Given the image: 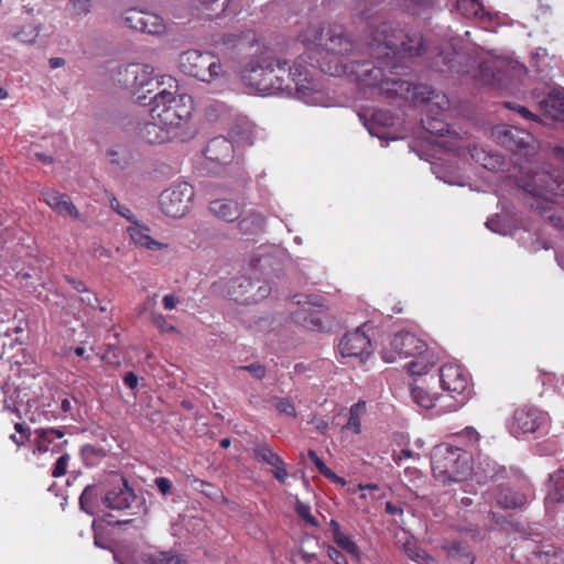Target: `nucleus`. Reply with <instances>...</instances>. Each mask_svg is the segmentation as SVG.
<instances>
[{
  "label": "nucleus",
  "mask_w": 564,
  "mask_h": 564,
  "mask_svg": "<svg viewBox=\"0 0 564 564\" xmlns=\"http://www.w3.org/2000/svg\"><path fill=\"white\" fill-rule=\"evenodd\" d=\"M301 39L304 43L318 45L327 52L321 68L332 76L347 75L361 87H379L383 91L390 90V84H397V82L386 78L382 67L376 66L372 62L347 64L339 57L352 48L351 42L344 35L341 26L322 29L318 25H311L301 35Z\"/></svg>",
  "instance_id": "nucleus-1"
},
{
  "label": "nucleus",
  "mask_w": 564,
  "mask_h": 564,
  "mask_svg": "<svg viewBox=\"0 0 564 564\" xmlns=\"http://www.w3.org/2000/svg\"><path fill=\"white\" fill-rule=\"evenodd\" d=\"M151 120L140 130V137L150 144L170 142L181 134L192 116L193 101L185 94L167 85L150 98Z\"/></svg>",
  "instance_id": "nucleus-2"
},
{
  "label": "nucleus",
  "mask_w": 564,
  "mask_h": 564,
  "mask_svg": "<svg viewBox=\"0 0 564 564\" xmlns=\"http://www.w3.org/2000/svg\"><path fill=\"white\" fill-rule=\"evenodd\" d=\"M268 89L260 95H285L295 97L311 106H328L321 85L300 65H289L285 59L276 58L269 65L264 76Z\"/></svg>",
  "instance_id": "nucleus-3"
},
{
  "label": "nucleus",
  "mask_w": 564,
  "mask_h": 564,
  "mask_svg": "<svg viewBox=\"0 0 564 564\" xmlns=\"http://www.w3.org/2000/svg\"><path fill=\"white\" fill-rule=\"evenodd\" d=\"M113 82L135 97L139 104H145L149 95L158 93L166 85L176 88V80L171 76L154 74V68L147 64H129L117 69Z\"/></svg>",
  "instance_id": "nucleus-4"
},
{
  "label": "nucleus",
  "mask_w": 564,
  "mask_h": 564,
  "mask_svg": "<svg viewBox=\"0 0 564 564\" xmlns=\"http://www.w3.org/2000/svg\"><path fill=\"white\" fill-rule=\"evenodd\" d=\"M422 36L419 34H408L402 30H394L390 24H381L373 34L371 42V54L387 66L389 59L397 55L404 54L409 56L417 55L422 50Z\"/></svg>",
  "instance_id": "nucleus-5"
},
{
  "label": "nucleus",
  "mask_w": 564,
  "mask_h": 564,
  "mask_svg": "<svg viewBox=\"0 0 564 564\" xmlns=\"http://www.w3.org/2000/svg\"><path fill=\"white\" fill-rule=\"evenodd\" d=\"M431 465L433 476L443 484L464 481L473 470L470 455L446 444L434 448Z\"/></svg>",
  "instance_id": "nucleus-6"
},
{
  "label": "nucleus",
  "mask_w": 564,
  "mask_h": 564,
  "mask_svg": "<svg viewBox=\"0 0 564 564\" xmlns=\"http://www.w3.org/2000/svg\"><path fill=\"white\" fill-rule=\"evenodd\" d=\"M177 67L183 74L207 84L226 80L228 77L219 58L209 52L185 51L177 58Z\"/></svg>",
  "instance_id": "nucleus-7"
},
{
  "label": "nucleus",
  "mask_w": 564,
  "mask_h": 564,
  "mask_svg": "<svg viewBox=\"0 0 564 564\" xmlns=\"http://www.w3.org/2000/svg\"><path fill=\"white\" fill-rule=\"evenodd\" d=\"M102 503L108 509L127 511L130 516L141 517L148 512L145 499L135 495L128 481L120 476H116L111 488L105 492Z\"/></svg>",
  "instance_id": "nucleus-8"
},
{
  "label": "nucleus",
  "mask_w": 564,
  "mask_h": 564,
  "mask_svg": "<svg viewBox=\"0 0 564 564\" xmlns=\"http://www.w3.org/2000/svg\"><path fill=\"white\" fill-rule=\"evenodd\" d=\"M271 293L269 283L253 271L249 276H239L227 283L225 294L241 304H253L264 300Z\"/></svg>",
  "instance_id": "nucleus-9"
},
{
  "label": "nucleus",
  "mask_w": 564,
  "mask_h": 564,
  "mask_svg": "<svg viewBox=\"0 0 564 564\" xmlns=\"http://www.w3.org/2000/svg\"><path fill=\"white\" fill-rule=\"evenodd\" d=\"M520 186L531 195L552 202L557 196H564V182L546 171H531L520 178Z\"/></svg>",
  "instance_id": "nucleus-10"
},
{
  "label": "nucleus",
  "mask_w": 564,
  "mask_h": 564,
  "mask_svg": "<svg viewBox=\"0 0 564 564\" xmlns=\"http://www.w3.org/2000/svg\"><path fill=\"white\" fill-rule=\"evenodd\" d=\"M193 197L194 188L188 183L175 184L161 193L160 209L169 217L181 218L189 212Z\"/></svg>",
  "instance_id": "nucleus-11"
},
{
  "label": "nucleus",
  "mask_w": 564,
  "mask_h": 564,
  "mask_svg": "<svg viewBox=\"0 0 564 564\" xmlns=\"http://www.w3.org/2000/svg\"><path fill=\"white\" fill-rule=\"evenodd\" d=\"M291 303L299 308L292 313L295 323L312 330H318L323 326L324 303L318 296L295 294Z\"/></svg>",
  "instance_id": "nucleus-12"
},
{
  "label": "nucleus",
  "mask_w": 564,
  "mask_h": 564,
  "mask_svg": "<svg viewBox=\"0 0 564 564\" xmlns=\"http://www.w3.org/2000/svg\"><path fill=\"white\" fill-rule=\"evenodd\" d=\"M274 62V55L270 51L261 52L253 56L242 68L241 79L254 93L268 89L264 80L267 68Z\"/></svg>",
  "instance_id": "nucleus-13"
},
{
  "label": "nucleus",
  "mask_w": 564,
  "mask_h": 564,
  "mask_svg": "<svg viewBox=\"0 0 564 564\" xmlns=\"http://www.w3.org/2000/svg\"><path fill=\"white\" fill-rule=\"evenodd\" d=\"M390 347L392 351L386 349L382 352L386 362H394L398 358L412 357L426 351V344L410 332L394 335Z\"/></svg>",
  "instance_id": "nucleus-14"
},
{
  "label": "nucleus",
  "mask_w": 564,
  "mask_h": 564,
  "mask_svg": "<svg viewBox=\"0 0 564 564\" xmlns=\"http://www.w3.org/2000/svg\"><path fill=\"white\" fill-rule=\"evenodd\" d=\"M370 339L360 328L346 333L340 339L338 349L343 358L364 364L370 356Z\"/></svg>",
  "instance_id": "nucleus-15"
},
{
  "label": "nucleus",
  "mask_w": 564,
  "mask_h": 564,
  "mask_svg": "<svg viewBox=\"0 0 564 564\" xmlns=\"http://www.w3.org/2000/svg\"><path fill=\"white\" fill-rule=\"evenodd\" d=\"M546 422V415L533 408H521L514 411L509 430L514 436L534 433Z\"/></svg>",
  "instance_id": "nucleus-16"
},
{
  "label": "nucleus",
  "mask_w": 564,
  "mask_h": 564,
  "mask_svg": "<svg viewBox=\"0 0 564 564\" xmlns=\"http://www.w3.org/2000/svg\"><path fill=\"white\" fill-rule=\"evenodd\" d=\"M41 199L59 216L83 219L82 214L66 194L53 188H44L41 191Z\"/></svg>",
  "instance_id": "nucleus-17"
},
{
  "label": "nucleus",
  "mask_w": 564,
  "mask_h": 564,
  "mask_svg": "<svg viewBox=\"0 0 564 564\" xmlns=\"http://www.w3.org/2000/svg\"><path fill=\"white\" fill-rule=\"evenodd\" d=\"M441 387L453 393L463 394L469 383L468 373L456 364L444 365L440 370Z\"/></svg>",
  "instance_id": "nucleus-18"
},
{
  "label": "nucleus",
  "mask_w": 564,
  "mask_h": 564,
  "mask_svg": "<svg viewBox=\"0 0 564 564\" xmlns=\"http://www.w3.org/2000/svg\"><path fill=\"white\" fill-rule=\"evenodd\" d=\"M234 152L235 148L230 140L217 137L208 142L204 154L210 163L226 165L234 159Z\"/></svg>",
  "instance_id": "nucleus-19"
},
{
  "label": "nucleus",
  "mask_w": 564,
  "mask_h": 564,
  "mask_svg": "<svg viewBox=\"0 0 564 564\" xmlns=\"http://www.w3.org/2000/svg\"><path fill=\"white\" fill-rule=\"evenodd\" d=\"M127 231L132 242L140 248L148 250H164L169 247L166 243L160 242L153 238L151 235V229L144 224L133 221L127 228Z\"/></svg>",
  "instance_id": "nucleus-20"
},
{
  "label": "nucleus",
  "mask_w": 564,
  "mask_h": 564,
  "mask_svg": "<svg viewBox=\"0 0 564 564\" xmlns=\"http://www.w3.org/2000/svg\"><path fill=\"white\" fill-rule=\"evenodd\" d=\"M495 134L500 139L501 143L511 151L525 149L532 140L530 133L512 127L496 128Z\"/></svg>",
  "instance_id": "nucleus-21"
},
{
  "label": "nucleus",
  "mask_w": 564,
  "mask_h": 564,
  "mask_svg": "<svg viewBox=\"0 0 564 564\" xmlns=\"http://www.w3.org/2000/svg\"><path fill=\"white\" fill-rule=\"evenodd\" d=\"M530 488L516 490L509 487H499L496 494L497 503L505 509H516L524 506L531 498Z\"/></svg>",
  "instance_id": "nucleus-22"
},
{
  "label": "nucleus",
  "mask_w": 564,
  "mask_h": 564,
  "mask_svg": "<svg viewBox=\"0 0 564 564\" xmlns=\"http://www.w3.org/2000/svg\"><path fill=\"white\" fill-rule=\"evenodd\" d=\"M209 212L216 218L230 223L240 217L241 206L234 199L219 198L210 202Z\"/></svg>",
  "instance_id": "nucleus-23"
},
{
  "label": "nucleus",
  "mask_w": 564,
  "mask_h": 564,
  "mask_svg": "<svg viewBox=\"0 0 564 564\" xmlns=\"http://www.w3.org/2000/svg\"><path fill=\"white\" fill-rule=\"evenodd\" d=\"M540 107L546 118L564 122V94L562 91H551L540 101Z\"/></svg>",
  "instance_id": "nucleus-24"
},
{
  "label": "nucleus",
  "mask_w": 564,
  "mask_h": 564,
  "mask_svg": "<svg viewBox=\"0 0 564 564\" xmlns=\"http://www.w3.org/2000/svg\"><path fill=\"white\" fill-rule=\"evenodd\" d=\"M544 502L547 511L554 509L556 505L564 503V469L556 470L550 476Z\"/></svg>",
  "instance_id": "nucleus-25"
},
{
  "label": "nucleus",
  "mask_w": 564,
  "mask_h": 564,
  "mask_svg": "<svg viewBox=\"0 0 564 564\" xmlns=\"http://www.w3.org/2000/svg\"><path fill=\"white\" fill-rule=\"evenodd\" d=\"M229 134L237 143L252 144L254 124L246 116L238 115L230 124Z\"/></svg>",
  "instance_id": "nucleus-26"
},
{
  "label": "nucleus",
  "mask_w": 564,
  "mask_h": 564,
  "mask_svg": "<svg viewBox=\"0 0 564 564\" xmlns=\"http://www.w3.org/2000/svg\"><path fill=\"white\" fill-rule=\"evenodd\" d=\"M473 160L489 171H502L506 166L505 159L496 153L474 145L469 149Z\"/></svg>",
  "instance_id": "nucleus-27"
},
{
  "label": "nucleus",
  "mask_w": 564,
  "mask_h": 564,
  "mask_svg": "<svg viewBox=\"0 0 564 564\" xmlns=\"http://www.w3.org/2000/svg\"><path fill=\"white\" fill-rule=\"evenodd\" d=\"M402 543V550L408 558L417 564H435V560L426 553L416 542L415 538L409 532Z\"/></svg>",
  "instance_id": "nucleus-28"
},
{
  "label": "nucleus",
  "mask_w": 564,
  "mask_h": 564,
  "mask_svg": "<svg viewBox=\"0 0 564 564\" xmlns=\"http://www.w3.org/2000/svg\"><path fill=\"white\" fill-rule=\"evenodd\" d=\"M414 360H412L409 366V372L412 376H422L430 371L436 364V357L432 351L426 349L425 352L421 355L413 356Z\"/></svg>",
  "instance_id": "nucleus-29"
},
{
  "label": "nucleus",
  "mask_w": 564,
  "mask_h": 564,
  "mask_svg": "<svg viewBox=\"0 0 564 564\" xmlns=\"http://www.w3.org/2000/svg\"><path fill=\"white\" fill-rule=\"evenodd\" d=\"M99 492L96 486H87L79 497V505L83 511L94 516L98 508Z\"/></svg>",
  "instance_id": "nucleus-30"
},
{
  "label": "nucleus",
  "mask_w": 564,
  "mask_h": 564,
  "mask_svg": "<svg viewBox=\"0 0 564 564\" xmlns=\"http://www.w3.org/2000/svg\"><path fill=\"white\" fill-rule=\"evenodd\" d=\"M264 225V217L258 212H250L239 223V229L243 234L259 232Z\"/></svg>",
  "instance_id": "nucleus-31"
},
{
  "label": "nucleus",
  "mask_w": 564,
  "mask_h": 564,
  "mask_svg": "<svg viewBox=\"0 0 564 564\" xmlns=\"http://www.w3.org/2000/svg\"><path fill=\"white\" fill-rule=\"evenodd\" d=\"M140 32L152 35H160L165 32V24L161 17L147 11L145 18L143 19V25Z\"/></svg>",
  "instance_id": "nucleus-32"
},
{
  "label": "nucleus",
  "mask_w": 564,
  "mask_h": 564,
  "mask_svg": "<svg viewBox=\"0 0 564 564\" xmlns=\"http://www.w3.org/2000/svg\"><path fill=\"white\" fill-rule=\"evenodd\" d=\"M413 401L422 409L430 410L434 408L436 395L422 387H413L411 390Z\"/></svg>",
  "instance_id": "nucleus-33"
},
{
  "label": "nucleus",
  "mask_w": 564,
  "mask_h": 564,
  "mask_svg": "<svg viewBox=\"0 0 564 564\" xmlns=\"http://www.w3.org/2000/svg\"><path fill=\"white\" fill-rule=\"evenodd\" d=\"M365 402H357L350 408L348 422L345 424L344 429L350 430L355 434L361 432V415L365 411Z\"/></svg>",
  "instance_id": "nucleus-34"
},
{
  "label": "nucleus",
  "mask_w": 564,
  "mask_h": 564,
  "mask_svg": "<svg viewBox=\"0 0 564 564\" xmlns=\"http://www.w3.org/2000/svg\"><path fill=\"white\" fill-rule=\"evenodd\" d=\"M371 120H372V122L366 123V128L368 129V131H369V133L371 135H376L379 139H382V134H380L377 131L376 126L387 127V126L393 124L392 116L390 113L386 112V111H382V110L375 111L372 113Z\"/></svg>",
  "instance_id": "nucleus-35"
},
{
  "label": "nucleus",
  "mask_w": 564,
  "mask_h": 564,
  "mask_svg": "<svg viewBox=\"0 0 564 564\" xmlns=\"http://www.w3.org/2000/svg\"><path fill=\"white\" fill-rule=\"evenodd\" d=\"M143 564H186L181 556L171 553L145 554L142 556Z\"/></svg>",
  "instance_id": "nucleus-36"
},
{
  "label": "nucleus",
  "mask_w": 564,
  "mask_h": 564,
  "mask_svg": "<svg viewBox=\"0 0 564 564\" xmlns=\"http://www.w3.org/2000/svg\"><path fill=\"white\" fill-rule=\"evenodd\" d=\"M253 455H254V458L258 460V462H261V463H265L268 465H270L271 467L273 465H276L280 463V459H282L275 452H273L269 446L268 444L265 443H262V444H258L254 448H253Z\"/></svg>",
  "instance_id": "nucleus-37"
},
{
  "label": "nucleus",
  "mask_w": 564,
  "mask_h": 564,
  "mask_svg": "<svg viewBox=\"0 0 564 564\" xmlns=\"http://www.w3.org/2000/svg\"><path fill=\"white\" fill-rule=\"evenodd\" d=\"M496 463L490 460L488 457H484L481 460L478 462V465L475 468L474 473L478 481H480L494 478L496 475Z\"/></svg>",
  "instance_id": "nucleus-38"
},
{
  "label": "nucleus",
  "mask_w": 564,
  "mask_h": 564,
  "mask_svg": "<svg viewBox=\"0 0 564 564\" xmlns=\"http://www.w3.org/2000/svg\"><path fill=\"white\" fill-rule=\"evenodd\" d=\"M145 14L147 11L129 9L123 13L122 20L128 28L140 31L142 29Z\"/></svg>",
  "instance_id": "nucleus-39"
},
{
  "label": "nucleus",
  "mask_w": 564,
  "mask_h": 564,
  "mask_svg": "<svg viewBox=\"0 0 564 564\" xmlns=\"http://www.w3.org/2000/svg\"><path fill=\"white\" fill-rule=\"evenodd\" d=\"M91 0H68V10L72 17L82 19L91 12Z\"/></svg>",
  "instance_id": "nucleus-40"
},
{
  "label": "nucleus",
  "mask_w": 564,
  "mask_h": 564,
  "mask_svg": "<svg viewBox=\"0 0 564 564\" xmlns=\"http://www.w3.org/2000/svg\"><path fill=\"white\" fill-rule=\"evenodd\" d=\"M333 539L340 549L349 553L352 557L359 558V549L348 535L344 532H337Z\"/></svg>",
  "instance_id": "nucleus-41"
},
{
  "label": "nucleus",
  "mask_w": 564,
  "mask_h": 564,
  "mask_svg": "<svg viewBox=\"0 0 564 564\" xmlns=\"http://www.w3.org/2000/svg\"><path fill=\"white\" fill-rule=\"evenodd\" d=\"M457 8L467 17H482V6L478 0H458Z\"/></svg>",
  "instance_id": "nucleus-42"
},
{
  "label": "nucleus",
  "mask_w": 564,
  "mask_h": 564,
  "mask_svg": "<svg viewBox=\"0 0 564 564\" xmlns=\"http://www.w3.org/2000/svg\"><path fill=\"white\" fill-rule=\"evenodd\" d=\"M35 434H36L37 440H36L35 448L33 451L34 455L44 454V453H47L48 451H51L52 453H55L58 449L57 447L50 448V445L54 441V438L51 435H44L43 429L36 430Z\"/></svg>",
  "instance_id": "nucleus-43"
},
{
  "label": "nucleus",
  "mask_w": 564,
  "mask_h": 564,
  "mask_svg": "<svg viewBox=\"0 0 564 564\" xmlns=\"http://www.w3.org/2000/svg\"><path fill=\"white\" fill-rule=\"evenodd\" d=\"M40 25H26L17 33V37L28 44H33L40 35Z\"/></svg>",
  "instance_id": "nucleus-44"
},
{
  "label": "nucleus",
  "mask_w": 564,
  "mask_h": 564,
  "mask_svg": "<svg viewBox=\"0 0 564 564\" xmlns=\"http://www.w3.org/2000/svg\"><path fill=\"white\" fill-rule=\"evenodd\" d=\"M274 405L280 414H283L289 417H296V410L294 404L290 399L286 398H276L274 401Z\"/></svg>",
  "instance_id": "nucleus-45"
},
{
  "label": "nucleus",
  "mask_w": 564,
  "mask_h": 564,
  "mask_svg": "<svg viewBox=\"0 0 564 564\" xmlns=\"http://www.w3.org/2000/svg\"><path fill=\"white\" fill-rule=\"evenodd\" d=\"M124 153H122L121 147H115L107 151V158L110 164L117 166L120 170L127 169V162L124 161Z\"/></svg>",
  "instance_id": "nucleus-46"
},
{
  "label": "nucleus",
  "mask_w": 564,
  "mask_h": 564,
  "mask_svg": "<svg viewBox=\"0 0 564 564\" xmlns=\"http://www.w3.org/2000/svg\"><path fill=\"white\" fill-rule=\"evenodd\" d=\"M228 112L229 108L220 101H214L207 107V115L210 119H218Z\"/></svg>",
  "instance_id": "nucleus-47"
},
{
  "label": "nucleus",
  "mask_w": 564,
  "mask_h": 564,
  "mask_svg": "<svg viewBox=\"0 0 564 564\" xmlns=\"http://www.w3.org/2000/svg\"><path fill=\"white\" fill-rule=\"evenodd\" d=\"M152 323L160 329L161 333L166 334L176 332V328L170 324L162 314L153 313Z\"/></svg>",
  "instance_id": "nucleus-48"
},
{
  "label": "nucleus",
  "mask_w": 564,
  "mask_h": 564,
  "mask_svg": "<svg viewBox=\"0 0 564 564\" xmlns=\"http://www.w3.org/2000/svg\"><path fill=\"white\" fill-rule=\"evenodd\" d=\"M69 462V455H62L55 463L54 468L52 470V476L55 478L62 477L66 474Z\"/></svg>",
  "instance_id": "nucleus-49"
},
{
  "label": "nucleus",
  "mask_w": 564,
  "mask_h": 564,
  "mask_svg": "<svg viewBox=\"0 0 564 564\" xmlns=\"http://www.w3.org/2000/svg\"><path fill=\"white\" fill-rule=\"evenodd\" d=\"M423 122H424V126H425L426 130L431 134L443 135L444 132H448V127L445 123L441 122V121L427 120V121H423Z\"/></svg>",
  "instance_id": "nucleus-50"
},
{
  "label": "nucleus",
  "mask_w": 564,
  "mask_h": 564,
  "mask_svg": "<svg viewBox=\"0 0 564 564\" xmlns=\"http://www.w3.org/2000/svg\"><path fill=\"white\" fill-rule=\"evenodd\" d=\"M295 509H296L297 514L301 518H303L304 520H306L310 524H312V525L316 524L315 518L311 514L310 506H307L301 501H297Z\"/></svg>",
  "instance_id": "nucleus-51"
},
{
  "label": "nucleus",
  "mask_w": 564,
  "mask_h": 564,
  "mask_svg": "<svg viewBox=\"0 0 564 564\" xmlns=\"http://www.w3.org/2000/svg\"><path fill=\"white\" fill-rule=\"evenodd\" d=\"M273 468V476L276 480L284 482L288 477L289 473L285 469V464L282 459H280V463L272 466Z\"/></svg>",
  "instance_id": "nucleus-52"
},
{
  "label": "nucleus",
  "mask_w": 564,
  "mask_h": 564,
  "mask_svg": "<svg viewBox=\"0 0 564 564\" xmlns=\"http://www.w3.org/2000/svg\"><path fill=\"white\" fill-rule=\"evenodd\" d=\"M240 369L250 372L257 379H262L265 376V369L260 364H251L245 367H240Z\"/></svg>",
  "instance_id": "nucleus-53"
},
{
  "label": "nucleus",
  "mask_w": 564,
  "mask_h": 564,
  "mask_svg": "<svg viewBox=\"0 0 564 564\" xmlns=\"http://www.w3.org/2000/svg\"><path fill=\"white\" fill-rule=\"evenodd\" d=\"M486 227L492 232L506 235V230L501 224V219L499 217L490 218L486 221Z\"/></svg>",
  "instance_id": "nucleus-54"
},
{
  "label": "nucleus",
  "mask_w": 564,
  "mask_h": 564,
  "mask_svg": "<svg viewBox=\"0 0 564 564\" xmlns=\"http://www.w3.org/2000/svg\"><path fill=\"white\" fill-rule=\"evenodd\" d=\"M121 150H122V153H124L123 158H124V161L127 162V167L133 166L139 162V160H140L139 153L132 151L131 149L123 148V147H121Z\"/></svg>",
  "instance_id": "nucleus-55"
},
{
  "label": "nucleus",
  "mask_w": 564,
  "mask_h": 564,
  "mask_svg": "<svg viewBox=\"0 0 564 564\" xmlns=\"http://www.w3.org/2000/svg\"><path fill=\"white\" fill-rule=\"evenodd\" d=\"M506 106L516 110L518 113H520L523 118H525L528 120H532V121L538 120V117L523 106L511 107L510 102H507Z\"/></svg>",
  "instance_id": "nucleus-56"
},
{
  "label": "nucleus",
  "mask_w": 564,
  "mask_h": 564,
  "mask_svg": "<svg viewBox=\"0 0 564 564\" xmlns=\"http://www.w3.org/2000/svg\"><path fill=\"white\" fill-rule=\"evenodd\" d=\"M155 485L162 495H167L172 488V482L167 478H164V477L156 478Z\"/></svg>",
  "instance_id": "nucleus-57"
},
{
  "label": "nucleus",
  "mask_w": 564,
  "mask_h": 564,
  "mask_svg": "<svg viewBox=\"0 0 564 564\" xmlns=\"http://www.w3.org/2000/svg\"><path fill=\"white\" fill-rule=\"evenodd\" d=\"M327 555L335 564H347L341 553L334 546H328Z\"/></svg>",
  "instance_id": "nucleus-58"
},
{
  "label": "nucleus",
  "mask_w": 564,
  "mask_h": 564,
  "mask_svg": "<svg viewBox=\"0 0 564 564\" xmlns=\"http://www.w3.org/2000/svg\"><path fill=\"white\" fill-rule=\"evenodd\" d=\"M180 303V299L174 294H166L163 297V305L165 310H173Z\"/></svg>",
  "instance_id": "nucleus-59"
},
{
  "label": "nucleus",
  "mask_w": 564,
  "mask_h": 564,
  "mask_svg": "<svg viewBox=\"0 0 564 564\" xmlns=\"http://www.w3.org/2000/svg\"><path fill=\"white\" fill-rule=\"evenodd\" d=\"M322 475H324L326 478L332 479L340 485H345V480L340 477H338L330 468H328L326 465L318 470Z\"/></svg>",
  "instance_id": "nucleus-60"
},
{
  "label": "nucleus",
  "mask_w": 564,
  "mask_h": 564,
  "mask_svg": "<svg viewBox=\"0 0 564 564\" xmlns=\"http://www.w3.org/2000/svg\"><path fill=\"white\" fill-rule=\"evenodd\" d=\"M111 207L113 209H116L118 212V214L122 215L127 219H131L132 218L131 210L129 208H127V207H121L117 199H113V202H111Z\"/></svg>",
  "instance_id": "nucleus-61"
},
{
  "label": "nucleus",
  "mask_w": 564,
  "mask_h": 564,
  "mask_svg": "<svg viewBox=\"0 0 564 564\" xmlns=\"http://www.w3.org/2000/svg\"><path fill=\"white\" fill-rule=\"evenodd\" d=\"M123 381L130 389H135L139 382V378L133 372H128L124 376Z\"/></svg>",
  "instance_id": "nucleus-62"
},
{
  "label": "nucleus",
  "mask_w": 564,
  "mask_h": 564,
  "mask_svg": "<svg viewBox=\"0 0 564 564\" xmlns=\"http://www.w3.org/2000/svg\"><path fill=\"white\" fill-rule=\"evenodd\" d=\"M80 302L88 306H93L94 303L97 302V297L95 296V294L86 290V292H84V295L80 296Z\"/></svg>",
  "instance_id": "nucleus-63"
},
{
  "label": "nucleus",
  "mask_w": 564,
  "mask_h": 564,
  "mask_svg": "<svg viewBox=\"0 0 564 564\" xmlns=\"http://www.w3.org/2000/svg\"><path fill=\"white\" fill-rule=\"evenodd\" d=\"M386 512L392 516H402L403 509L399 506H395L391 502L386 503Z\"/></svg>",
  "instance_id": "nucleus-64"
}]
</instances>
